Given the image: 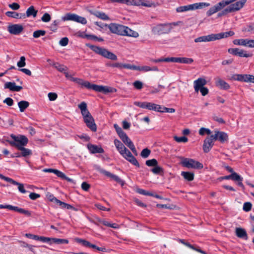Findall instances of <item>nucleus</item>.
I'll use <instances>...</instances> for the list:
<instances>
[{
    "label": "nucleus",
    "instance_id": "f257e3e1",
    "mask_svg": "<svg viewBox=\"0 0 254 254\" xmlns=\"http://www.w3.org/2000/svg\"><path fill=\"white\" fill-rule=\"evenodd\" d=\"M74 74V72H65V70L64 69V76L67 79L75 82L77 84L81 85L82 87H84L88 89H92L95 91L103 93L112 92L113 91V90H115L114 89L109 87L108 86L91 84L88 81L84 80L81 78L74 77L73 76Z\"/></svg>",
    "mask_w": 254,
    "mask_h": 254
},
{
    "label": "nucleus",
    "instance_id": "f03ea898",
    "mask_svg": "<svg viewBox=\"0 0 254 254\" xmlns=\"http://www.w3.org/2000/svg\"><path fill=\"white\" fill-rule=\"evenodd\" d=\"M108 27L112 33L117 35L127 36L134 38H136L139 36L137 32L132 30L127 26L122 25L116 23H111L108 25Z\"/></svg>",
    "mask_w": 254,
    "mask_h": 254
},
{
    "label": "nucleus",
    "instance_id": "7ed1b4c3",
    "mask_svg": "<svg viewBox=\"0 0 254 254\" xmlns=\"http://www.w3.org/2000/svg\"><path fill=\"white\" fill-rule=\"evenodd\" d=\"M115 146L119 153L127 161L134 166L139 167V164L136 158L132 155L125 145L119 139H115L114 141Z\"/></svg>",
    "mask_w": 254,
    "mask_h": 254
},
{
    "label": "nucleus",
    "instance_id": "20e7f679",
    "mask_svg": "<svg viewBox=\"0 0 254 254\" xmlns=\"http://www.w3.org/2000/svg\"><path fill=\"white\" fill-rule=\"evenodd\" d=\"M181 23V21H179L172 23L158 24L153 26L151 31L155 35L168 34L171 31L174 26H178Z\"/></svg>",
    "mask_w": 254,
    "mask_h": 254
},
{
    "label": "nucleus",
    "instance_id": "39448f33",
    "mask_svg": "<svg viewBox=\"0 0 254 254\" xmlns=\"http://www.w3.org/2000/svg\"><path fill=\"white\" fill-rule=\"evenodd\" d=\"M10 137L13 139V141H10L9 142V144L13 146H15L18 149L20 147L26 146L28 142L27 137L24 135H15L11 134Z\"/></svg>",
    "mask_w": 254,
    "mask_h": 254
},
{
    "label": "nucleus",
    "instance_id": "423d86ee",
    "mask_svg": "<svg viewBox=\"0 0 254 254\" xmlns=\"http://www.w3.org/2000/svg\"><path fill=\"white\" fill-rule=\"evenodd\" d=\"M89 47L95 53L104 58L114 61L117 60V56L115 54L105 48L93 45L90 46Z\"/></svg>",
    "mask_w": 254,
    "mask_h": 254
},
{
    "label": "nucleus",
    "instance_id": "0eeeda50",
    "mask_svg": "<svg viewBox=\"0 0 254 254\" xmlns=\"http://www.w3.org/2000/svg\"><path fill=\"white\" fill-rule=\"evenodd\" d=\"M210 3L208 2H197L187 5L181 6L176 8L177 12H183L189 10H193L198 9H201L204 7L210 6Z\"/></svg>",
    "mask_w": 254,
    "mask_h": 254
},
{
    "label": "nucleus",
    "instance_id": "6e6552de",
    "mask_svg": "<svg viewBox=\"0 0 254 254\" xmlns=\"http://www.w3.org/2000/svg\"><path fill=\"white\" fill-rule=\"evenodd\" d=\"M181 164L187 168L200 169L203 168L202 164L194 159L183 158L181 161Z\"/></svg>",
    "mask_w": 254,
    "mask_h": 254
},
{
    "label": "nucleus",
    "instance_id": "1a4fd4ad",
    "mask_svg": "<svg viewBox=\"0 0 254 254\" xmlns=\"http://www.w3.org/2000/svg\"><path fill=\"white\" fill-rule=\"evenodd\" d=\"M232 78L238 81L254 83V75L251 74H235L232 76Z\"/></svg>",
    "mask_w": 254,
    "mask_h": 254
},
{
    "label": "nucleus",
    "instance_id": "9d476101",
    "mask_svg": "<svg viewBox=\"0 0 254 254\" xmlns=\"http://www.w3.org/2000/svg\"><path fill=\"white\" fill-rule=\"evenodd\" d=\"M65 20L73 21L82 24H85L87 23V20L85 18L70 13H68L64 15V21Z\"/></svg>",
    "mask_w": 254,
    "mask_h": 254
},
{
    "label": "nucleus",
    "instance_id": "9b49d317",
    "mask_svg": "<svg viewBox=\"0 0 254 254\" xmlns=\"http://www.w3.org/2000/svg\"><path fill=\"white\" fill-rule=\"evenodd\" d=\"M214 140H218L221 143H224L228 140V135L224 131H220L217 129L214 130V134H212Z\"/></svg>",
    "mask_w": 254,
    "mask_h": 254
},
{
    "label": "nucleus",
    "instance_id": "f8f14e48",
    "mask_svg": "<svg viewBox=\"0 0 254 254\" xmlns=\"http://www.w3.org/2000/svg\"><path fill=\"white\" fill-rule=\"evenodd\" d=\"M120 138L122 140V141L125 143L135 154L137 155V151L136 149L132 142V141L130 139V138L127 136V134L125 133L122 136H121Z\"/></svg>",
    "mask_w": 254,
    "mask_h": 254
},
{
    "label": "nucleus",
    "instance_id": "ddd939ff",
    "mask_svg": "<svg viewBox=\"0 0 254 254\" xmlns=\"http://www.w3.org/2000/svg\"><path fill=\"white\" fill-rule=\"evenodd\" d=\"M214 141L212 135L205 139L203 144V150L204 152L207 153L211 150L214 144Z\"/></svg>",
    "mask_w": 254,
    "mask_h": 254
},
{
    "label": "nucleus",
    "instance_id": "4468645a",
    "mask_svg": "<svg viewBox=\"0 0 254 254\" xmlns=\"http://www.w3.org/2000/svg\"><path fill=\"white\" fill-rule=\"evenodd\" d=\"M0 179H2L7 182L10 183L11 184H12L14 185L18 186V190L20 192H21L22 193H25L26 192V190L24 189L23 185L22 184L18 183V182H16L15 181L13 180V179H12L10 178L7 177H5L0 174Z\"/></svg>",
    "mask_w": 254,
    "mask_h": 254
},
{
    "label": "nucleus",
    "instance_id": "2eb2a0df",
    "mask_svg": "<svg viewBox=\"0 0 254 254\" xmlns=\"http://www.w3.org/2000/svg\"><path fill=\"white\" fill-rule=\"evenodd\" d=\"M246 2V0H240L238 1L227 7V10L226 11H229L230 13L238 11L244 6Z\"/></svg>",
    "mask_w": 254,
    "mask_h": 254
},
{
    "label": "nucleus",
    "instance_id": "dca6fc26",
    "mask_svg": "<svg viewBox=\"0 0 254 254\" xmlns=\"http://www.w3.org/2000/svg\"><path fill=\"white\" fill-rule=\"evenodd\" d=\"M8 32L13 35L19 34L23 30V26L18 24L9 25L7 28Z\"/></svg>",
    "mask_w": 254,
    "mask_h": 254
},
{
    "label": "nucleus",
    "instance_id": "f3484780",
    "mask_svg": "<svg viewBox=\"0 0 254 254\" xmlns=\"http://www.w3.org/2000/svg\"><path fill=\"white\" fill-rule=\"evenodd\" d=\"M84 121L86 126L93 131H96L97 130L96 125L94 122V120L91 115L88 116L83 118Z\"/></svg>",
    "mask_w": 254,
    "mask_h": 254
},
{
    "label": "nucleus",
    "instance_id": "a211bd4d",
    "mask_svg": "<svg viewBox=\"0 0 254 254\" xmlns=\"http://www.w3.org/2000/svg\"><path fill=\"white\" fill-rule=\"evenodd\" d=\"M170 62L187 64H191L193 62L192 59L185 57H170Z\"/></svg>",
    "mask_w": 254,
    "mask_h": 254
},
{
    "label": "nucleus",
    "instance_id": "6ab92c4d",
    "mask_svg": "<svg viewBox=\"0 0 254 254\" xmlns=\"http://www.w3.org/2000/svg\"><path fill=\"white\" fill-rule=\"evenodd\" d=\"M207 83L206 80L202 78H199L193 82L194 88L195 92H198L200 88L203 87Z\"/></svg>",
    "mask_w": 254,
    "mask_h": 254
},
{
    "label": "nucleus",
    "instance_id": "aec40b11",
    "mask_svg": "<svg viewBox=\"0 0 254 254\" xmlns=\"http://www.w3.org/2000/svg\"><path fill=\"white\" fill-rule=\"evenodd\" d=\"M87 148L89 151L92 153H103L104 152V149L101 146L89 144L87 145Z\"/></svg>",
    "mask_w": 254,
    "mask_h": 254
},
{
    "label": "nucleus",
    "instance_id": "412c9836",
    "mask_svg": "<svg viewBox=\"0 0 254 254\" xmlns=\"http://www.w3.org/2000/svg\"><path fill=\"white\" fill-rule=\"evenodd\" d=\"M6 208L11 210H13L18 212L21 214H24L27 216L30 215V213L28 210H25L21 208H19L17 206H14L11 205H6Z\"/></svg>",
    "mask_w": 254,
    "mask_h": 254
},
{
    "label": "nucleus",
    "instance_id": "4be33fe9",
    "mask_svg": "<svg viewBox=\"0 0 254 254\" xmlns=\"http://www.w3.org/2000/svg\"><path fill=\"white\" fill-rule=\"evenodd\" d=\"M134 4L138 6H144L147 7H155L157 5L151 1L142 0H137L134 2Z\"/></svg>",
    "mask_w": 254,
    "mask_h": 254
},
{
    "label": "nucleus",
    "instance_id": "5701e85b",
    "mask_svg": "<svg viewBox=\"0 0 254 254\" xmlns=\"http://www.w3.org/2000/svg\"><path fill=\"white\" fill-rule=\"evenodd\" d=\"M78 106L81 111V113L83 118L88 116L91 115V114L87 109V104L85 102H81Z\"/></svg>",
    "mask_w": 254,
    "mask_h": 254
},
{
    "label": "nucleus",
    "instance_id": "b1692460",
    "mask_svg": "<svg viewBox=\"0 0 254 254\" xmlns=\"http://www.w3.org/2000/svg\"><path fill=\"white\" fill-rule=\"evenodd\" d=\"M4 88L9 89L10 90L12 91H19L22 87L20 86L16 85L14 82H7L4 84Z\"/></svg>",
    "mask_w": 254,
    "mask_h": 254
},
{
    "label": "nucleus",
    "instance_id": "393cba45",
    "mask_svg": "<svg viewBox=\"0 0 254 254\" xmlns=\"http://www.w3.org/2000/svg\"><path fill=\"white\" fill-rule=\"evenodd\" d=\"M215 83L216 86L221 89L227 90L230 87L228 83L220 78L217 79Z\"/></svg>",
    "mask_w": 254,
    "mask_h": 254
},
{
    "label": "nucleus",
    "instance_id": "a878e982",
    "mask_svg": "<svg viewBox=\"0 0 254 254\" xmlns=\"http://www.w3.org/2000/svg\"><path fill=\"white\" fill-rule=\"evenodd\" d=\"M232 180L233 181H236L238 182V185L243 188L244 189V186L242 183L243 181V178L239 174L236 173V172H232Z\"/></svg>",
    "mask_w": 254,
    "mask_h": 254
},
{
    "label": "nucleus",
    "instance_id": "bb28decb",
    "mask_svg": "<svg viewBox=\"0 0 254 254\" xmlns=\"http://www.w3.org/2000/svg\"><path fill=\"white\" fill-rule=\"evenodd\" d=\"M235 232L236 236L238 238H242L246 240H248V235L244 229L242 228H236Z\"/></svg>",
    "mask_w": 254,
    "mask_h": 254
},
{
    "label": "nucleus",
    "instance_id": "cd10ccee",
    "mask_svg": "<svg viewBox=\"0 0 254 254\" xmlns=\"http://www.w3.org/2000/svg\"><path fill=\"white\" fill-rule=\"evenodd\" d=\"M7 16L14 18L24 19L25 18V13H18L14 11H7L5 13Z\"/></svg>",
    "mask_w": 254,
    "mask_h": 254
},
{
    "label": "nucleus",
    "instance_id": "c85d7f7f",
    "mask_svg": "<svg viewBox=\"0 0 254 254\" xmlns=\"http://www.w3.org/2000/svg\"><path fill=\"white\" fill-rule=\"evenodd\" d=\"M98 221L99 223L114 229H119L120 228V226L118 224L111 223L104 219H99Z\"/></svg>",
    "mask_w": 254,
    "mask_h": 254
},
{
    "label": "nucleus",
    "instance_id": "c756f323",
    "mask_svg": "<svg viewBox=\"0 0 254 254\" xmlns=\"http://www.w3.org/2000/svg\"><path fill=\"white\" fill-rule=\"evenodd\" d=\"M38 11L35 10L33 6H30L26 10L25 14V18L33 16L35 17L37 15Z\"/></svg>",
    "mask_w": 254,
    "mask_h": 254
},
{
    "label": "nucleus",
    "instance_id": "7c9ffc66",
    "mask_svg": "<svg viewBox=\"0 0 254 254\" xmlns=\"http://www.w3.org/2000/svg\"><path fill=\"white\" fill-rule=\"evenodd\" d=\"M181 175L188 181H191L194 179V174L189 172H182Z\"/></svg>",
    "mask_w": 254,
    "mask_h": 254
},
{
    "label": "nucleus",
    "instance_id": "2f4dec72",
    "mask_svg": "<svg viewBox=\"0 0 254 254\" xmlns=\"http://www.w3.org/2000/svg\"><path fill=\"white\" fill-rule=\"evenodd\" d=\"M18 150L21 151V155L22 157H26L32 155L31 150L25 148L24 146L20 147Z\"/></svg>",
    "mask_w": 254,
    "mask_h": 254
},
{
    "label": "nucleus",
    "instance_id": "473e14b6",
    "mask_svg": "<svg viewBox=\"0 0 254 254\" xmlns=\"http://www.w3.org/2000/svg\"><path fill=\"white\" fill-rule=\"evenodd\" d=\"M94 15L97 17L100 18L104 20H109V17L104 12L101 11H95Z\"/></svg>",
    "mask_w": 254,
    "mask_h": 254
},
{
    "label": "nucleus",
    "instance_id": "72a5a7b5",
    "mask_svg": "<svg viewBox=\"0 0 254 254\" xmlns=\"http://www.w3.org/2000/svg\"><path fill=\"white\" fill-rule=\"evenodd\" d=\"M29 105V103L26 101H21L18 103V106L21 112H24Z\"/></svg>",
    "mask_w": 254,
    "mask_h": 254
},
{
    "label": "nucleus",
    "instance_id": "f704fd0d",
    "mask_svg": "<svg viewBox=\"0 0 254 254\" xmlns=\"http://www.w3.org/2000/svg\"><path fill=\"white\" fill-rule=\"evenodd\" d=\"M235 34L234 32L232 31H230L228 32H221L220 33H218L219 39H221L223 38H227L228 37L232 36Z\"/></svg>",
    "mask_w": 254,
    "mask_h": 254
},
{
    "label": "nucleus",
    "instance_id": "c9c22d12",
    "mask_svg": "<svg viewBox=\"0 0 254 254\" xmlns=\"http://www.w3.org/2000/svg\"><path fill=\"white\" fill-rule=\"evenodd\" d=\"M184 245H185L187 247H188V248H189L194 251H195L198 253H200L202 254H206V253L204 251L201 250V249H200L198 248L194 247L193 246L191 245V244H190V243H189L188 242H186Z\"/></svg>",
    "mask_w": 254,
    "mask_h": 254
},
{
    "label": "nucleus",
    "instance_id": "e433bc0d",
    "mask_svg": "<svg viewBox=\"0 0 254 254\" xmlns=\"http://www.w3.org/2000/svg\"><path fill=\"white\" fill-rule=\"evenodd\" d=\"M46 34V31L43 30H38L34 31L33 34V36L35 38H38L41 36H44Z\"/></svg>",
    "mask_w": 254,
    "mask_h": 254
},
{
    "label": "nucleus",
    "instance_id": "4c0bfd02",
    "mask_svg": "<svg viewBox=\"0 0 254 254\" xmlns=\"http://www.w3.org/2000/svg\"><path fill=\"white\" fill-rule=\"evenodd\" d=\"M145 164L149 167H155L158 165V162L155 159H152L146 161Z\"/></svg>",
    "mask_w": 254,
    "mask_h": 254
},
{
    "label": "nucleus",
    "instance_id": "58836bf2",
    "mask_svg": "<svg viewBox=\"0 0 254 254\" xmlns=\"http://www.w3.org/2000/svg\"><path fill=\"white\" fill-rule=\"evenodd\" d=\"M208 42L214 41L217 40H219V37L218 34H211L207 35Z\"/></svg>",
    "mask_w": 254,
    "mask_h": 254
},
{
    "label": "nucleus",
    "instance_id": "ea45409f",
    "mask_svg": "<svg viewBox=\"0 0 254 254\" xmlns=\"http://www.w3.org/2000/svg\"><path fill=\"white\" fill-rule=\"evenodd\" d=\"M238 56L240 57L249 58L251 57L252 56V54L248 53L247 52L240 49L238 53Z\"/></svg>",
    "mask_w": 254,
    "mask_h": 254
},
{
    "label": "nucleus",
    "instance_id": "a19ab883",
    "mask_svg": "<svg viewBox=\"0 0 254 254\" xmlns=\"http://www.w3.org/2000/svg\"><path fill=\"white\" fill-rule=\"evenodd\" d=\"M147 102H138L135 101L134 102V105H135L136 106H138L141 108L142 109H147Z\"/></svg>",
    "mask_w": 254,
    "mask_h": 254
},
{
    "label": "nucleus",
    "instance_id": "79ce46f5",
    "mask_svg": "<svg viewBox=\"0 0 254 254\" xmlns=\"http://www.w3.org/2000/svg\"><path fill=\"white\" fill-rule=\"evenodd\" d=\"M211 132V131L207 128L201 127L199 130V134L201 135H204L205 133L210 134Z\"/></svg>",
    "mask_w": 254,
    "mask_h": 254
},
{
    "label": "nucleus",
    "instance_id": "37998d69",
    "mask_svg": "<svg viewBox=\"0 0 254 254\" xmlns=\"http://www.w3.org/2000/svg\"><path fill=\"white\" fill-rule=\"evenodd\" d=\"M174 140L178 142H187L188 139L186 136L178 137L177 136H174Z\"/></svg>",
    "mask_w": 254,
    "mask_h": 254
},
{
    "label": "nucleus",
    "instance_id": "c03bdc74",
    "mask_svg": "<svg viewBox=\"0 0 254 254\" xmlns=\"http://www.w3.org/2000/svg\"><path fill=\"white\" fill-rule=\"evenodd\" d=\"M125 68L131 70H136L137 66L134 65H131L130 64H122V69Z\"/></svg>",
    "mask_w": 254,
    "mask_h": 254
},
{
    "label": "nucleus",
    "instance_id": "a18cd8bd",
    "mask_svg": "<svg viewBox=\"0 0 254 254\" xmlns=\"http://www.w3.org/2000/svg\"><path fill=\"white\" fill-rule=\"evenodd\" d=\"M75 240L76 242L82 244L84 246L88 247H89L90 242H89L88 241H87L85 240L81 239L80 238H76L75 239Z\"/></svg>",
    "mask_w": 254,
    "mask_h": 254
},
{
    "label": "nucleus",
    "instance_id": "49530a36",
    "mask_svg": "<svg viewBox=\"0 0 254 254\" xmlns=\"http://www.w3.org/2000/svg\"><path fill=\"white\" fill-rule=\"evenodd\" d=\"M194 42L195 43L207 42H208L207 35L200 36V37H198L197 38H195L194 39Z\"/></svg>",
    "mask_w": 254,
    "mask_h": 254
},
{
    "label": "nucleus",
    "instance_id": "de8ad7c7",
    "mask_svg": "<svg viewBox=\"0 0 254 254\" xmlns=\"http://www.w3.org/2000/svg\"><path fill=\"white\" fill-rule=\"evenodd\" d=\"M151 62L153 63H159V62H170V57L166 58H160L158 59H152L150 60Z\"/></svg>",
    "mask_w": 254,
    "mask_h": 254
},
{
    "label": "nucleus",
    "instance_id": "09e8293b",
    "mask_svg": "<svg viewBox=\"0 0 254 254\" xmlns=\"http://www.w3.org/2000/svg\"><path fill=\"white\" fill-rule=\"evenodd\" d=\"M150 150L147 148L143 149L141 152V156L142 158H147L150 154Z\"/></svg>",
    "mask_w": 254,
    "mask_h": 254
},
{
    "label": "nucleus",
    "instance_id": "8fccbe9b",
    "mask_svg": "<svg viewBox=\"0 0 254 254\" xmlns=\"http://www.w3.org/2000/svg\"><path fill=\"white\" fill-rule=\"evenodd\" d=\"M245 47L254 48V40L246 39Z\"/></svg>",
    "mask_w": 254,
    "mask_h": 254
},
{
    "label": "nucleus",
    "instance_id": "3c124183",
    "mask_svg": "<svg viewBox=\"0 0 254 254\" xmlns=\"http://www.w3.org/2000/svg\"><path fill=\"white\" fill-rule=\"evenodd\" d=\"M17 65L19 67H22L25 66V58L24 56L20 57V60L17 63Z\"/></svg>",
    "mask_w": 254,
    "mask_h": 254
},
{
    "label": "nucleus",
    "instance_id": "603ef678",
    "mask_svg": "<svg viewBox=\"0 0 254 254\" xmlns=\"http://www.w3.org/2000/svg\"><path fill=\"white\" fill-rule=\"evenodd\" d=\"M246 39H235L233 41V43L236 45H240L245 46Z\"/></svg>",
    "mask_w": 254,
    "mask_h": 254
},
{
    "label": "nucleus",
    "instance_id": "864d4df0",
    "mask_svg": "<svg viewBox=\"0 0 254 254\" xmlns=\"http://www.w3.org/2000/svg\"><path fill=\"white\" fill-rule=\"evenodd\" d=\"M252 204L251 202H245L243 205V210L246 212L250 211L252 209Z\"/></svg>",
    "mask_w": 254,
    "mask_h": 254
},
{
    "label": "nucleus",
    "instance_id": "5fc2aeb1",
    "mask_svg": "<svg viewBox=\"0 0 254 254\" xmlns=\"http://www.w3.org/2000/svg\"><path fill=\"white\" fill-rule=\"evenodd\" d=\"M137 192L138 193H139V194H143L144 195H148V196L153 195V193L149 192V191H146L143 189H138L137 190Z\"/></svg>",
    "mask_w": 254,
    "mask_h": 254
},
{
    "label": "nucleus",
    "instance_id": "6e6d98bb",
    "mask_svg": "<svg viewBox=\"0 0 254 254\" xmlns=\"http://www.w3.org/2000/svg\"><path fill=\"white\" fill-rule=\"evenodd\" d=\"M88 35L85 33V32L83 31H78L76 33L75 35L78 37H80L82 38H85L88 39Z\"/></svg>",
    "mask_w": 254,
    "mask_h": 254
},
{
    "label": "nucleus",
    "instance_id": "4d7b16f0",
    "mask_svg": "<svg viewBox=\"0 0 254 254\" xmlns=\"http://www.w3.org/2000/svg\"><path fill=\"white\" fill-rule=\"evenodd\" d=\"M136 70L142 71L144 72H147L151 71V67L149 66H137Z\"/></svg>",
    "mask_w": 254,
    "mask_h": 254
},
{
    "label": "nucleus",
    "instance_id": "13d9d810",
    "mask_svg": "<svg viewBox=\"0 0 254 254\" xmlns=\"http://www.w3.org/2000/svg\"><path fill=\"white\" fill-rule=\"evenodd\" d=\"M218 11V9L216 7L215 5L211 7L207 12V15L208 16H211L214 13Z\"/></svg>",
    "mask_w": 254,
    "mask_h": 254
},
{
    "label": "nucleus",
    "instance_id": "bf43d9fd",
    "mask_svg": "<svg viewBox=\"0 0 254 254\" xmlns=\"http://www.w3.org/2000/svg\"><path fill=\"white\" fill-rule=\"evenodd\" d=\"M114 127L119 137H120L125 133L124 131H123L121 127H120L117 124H114Z\"/></svg>",
    "mask_w": 254,
    "mask_h": 254
},
{
    "label": "nucleus",
    "instance_id": "052dcab7",
    "mask_svg": "<svg viewBox=\"0 0 254 254\" xmlns=\"http://www.w3.org/2000/svg\"><path fill=\"white\" fill-rule=\"evenodd\" d=\"M39 241H40L43 243H48L49 244H52V238H51L40 236Z\"/></svg>",
    "mask_w": 254,
    "mask_h": 254
},
{
    "label": "nucleus",
    "instance_id": "680f3d73",
    "mask_svg": "<svg viewBox=\"0 0 254 254\" xmlns=\"http://www.w3.org/2000/svg\"><path fill=\"white\" fill-rule=\"evenodd\" d=\"M151 171L154 174H159L162 172V169L157 165L151 169Z\"/></svg>",
    "mask_w": 254,
    "mask_h": 254
},
{
    "label": "nucleus",
    "instance_id": "e2e57ef3",
    "mask_svg": "<svg viewBox=\"0 0 254 254\" xmlns=\"http://www.w3.org/2000/svg\"><path fill=\"white\" fill-rule=\"evenodd\" d=\"M157 104L151 102H148L147 109L156 111Z\"/></svg>",
    "mask_w": 254,
    "mask_h": 254
},
{
    "label": "nucleus",
    "instance_id": "0e129e2a",
    "mask_svg": "<svg viewBox=\"0 0 254 254\" xmlns=\"http://www.w3.org/2000/svg\"><path fill=\"white\" fill-rule=\"evenodd\" d=\"M133 85L136 89H139V90L142 89V88L143 87L142 82L139 80L135 81L133 82Z\"/></svg>",
    "mask_w": 254,
    "mask_h": 254
},
{
    "label": "nucleus",
    "instance_id": "69168bd1",
    "mask_svg": "<svg viewBox=\"0 0 254 254\" xmlns=\"http://www.w3.org/2000/svg\"><path fill=\"white\" fill-rule=\"evenodd\" d=\"M41 20L45 22H48L51 20V16L48 13H45L44 14L43 16L41 18Z\"/></svg>",
    "mask_w": 254,
    "mask_h": 254
},
{
    "label": "nucleus",
    "instance_id": "338daca9",
    "mask_svg": "<svg viewBox=\"0 0 254 254\" xmlns=\"http://www.w3.org/2000/svg\"><path fill=\"white\" fill-rule=\"evenodd\" d=\"M240 50V49L239 48H230L228 49V51L231 54L238 56Z\"/></svg>",
    "mask_w": 254,
    "mask_h": 254
},
{
    "label": "nucleus",
    "instance_id": "774afa93",
    "mask_svg": "<svg viewBox=\"0 0 254 254\" xmlns=\"http://www.w3.org/2000/svg\"><path fill=\"white\" fill-rule=\"evenodd\" d=\"M49 100L55 101L57 98V94L55 93L50 92L48 95Z\"/></svg>",
    "mask_w": 254,
    "mask_h": 254
}]
</instances>
